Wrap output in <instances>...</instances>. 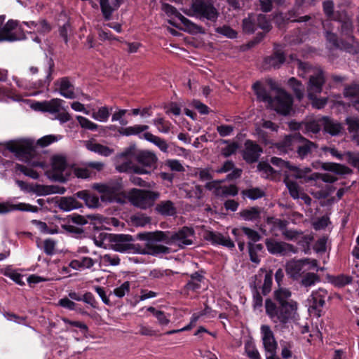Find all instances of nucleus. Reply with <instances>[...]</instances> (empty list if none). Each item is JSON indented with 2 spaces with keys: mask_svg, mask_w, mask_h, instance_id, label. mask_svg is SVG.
Wrapping results in <instances>:
<instances>
[{
  "mask_svg": "<svg viewBox=\"0 0 359 359\" xmlns=\"http://www.w3.org/2000/svg\"><path fill=\"white\" fill-rule=\"evenodd\" d=\"M238 193V188L235 184H230L229 186L219 187L217 189V194L222 196H235Z\"/></svg>",
  "mask_w": 359,
  "mask_h": 359,
  "instance_id": "obj_45",
  "label": "nucleus"
},
{
  "mask_svg": "<svg viewBox=\"0 0 359 359\" xmlns=\"http://www.w3.org/2000/svg\"><path fill=\"white\" fill-rule=\"evenodd\" d=\"M323 8L325 15L331 20L335 21L339 15H341L342 13L339 12L334 13V3L332 1H325L323 4Z\"/></svg>",
  "mask_w": 359,
  "mask_h": 359,
  "instance_id": "obj_44",
  "label": "nucleus"
},
{
  "mask_svg": "<svg viewBox=\"0 0 359 359\" xmlns=\"http://www.w3.org/2000/svg\"><path fill=\"white\" fill-rule=\"evenodd\" d=\"M272 276L273 272L271 270L269 272H267L265 275L264 284L262 286V293L264 295H266L268 293L270 292L271 290Z\"/></svg>",
  "mask_w": 359,
  "mask_h": 359,
  "instance_id": "obj_61",
  "label": "nucleus"
},
{
  "mask_svg": "<svg viewBox=\"0 0 359 359\" xmlns=\"http://www.w3.org/2000/svg\"><path fill=\"white\" fill-rule=\"evenodd\" d=\"M322 122L324 131L332 136H337L339 135L344 128L341 123L334 121L328 116L323 117Z\"/></svg>",
  "mask_w": 359,
  "mask_h": 359,
  "instance_id": "obj_26",
  "label": "nucleus"
},
{
  "mask_svg": "<svg viewBox=\"0 0 359 359\" xmlns=\"http://www.w3.org/2000/svg\"><path fill=\"white\" fill-rule=\"evenodd\" d=\"M215 32L231 39L237 38L238 36L237 32L228 25L218 27L215 29Z\"/></svg>",
  "mask_w": 359,
  "mask_h": 359,
  "instance_id": "obj_52",
  "label": "nucleus"
},
{
  "mask_svg": "<svg viewBox=\"0 0 359 359\" xmlns=\"http://www.w3.org/2000/svg\"><path fill=\"white\" fill-rule=\"evenodd\" d=\"M110 116V112L107 107H100L97 111H94L92 117L99 121L106 122Z\"/></svg>",
  "mask_w": 359,
  "mask_h": 359,
  "instance_id": "obj_48",
  "label": "nucleus"
},
{
  "mask_svg": "<svg viewBox=\"0 0 359 359\" xmlns=\"http://www.w3.org/2000/svg\"><path fill=\"white\" fill-rule=\"evenodd\" d=\"M37 25L38 27L36 29L40 34L45 35L48 34L52 29L50 24L45 19L39 20Z\"/></svg>",
  "mask_w": 359,
  "mask_h": 359,
  "instance_id": "obj_60",
  "label": "nucleus"
},
{
  "mask_svg": "<svg viewBox=\"0 0 359 359\" xmlns=\"http://www.w3.org/2000/svg\"><path fill=\"white\" fill-rule=\"evenodd\" d=\"M245 149L242 152L243 160L248 164H252L259 161L263 153L262 147L256 142L247 140L244 143Z\"/></svg>",
  "mask_w": 359,
  "mask_h": 359,
  "instance_id": "obj_11",
  "label": "nucleus"
},
{
  "mask_svg": "<svg viewBox=\"0 0 359 359\" xmlns=\"http://www.w3.org/2000/svg\"><path fill=\"white\" fill-rule=\"evenodd\" d=\"M123 189V186L121 179L111 181L107 184L106 201L109 202H116L119 204L125 203L128 195L126 194Z\"/></svg>",
  "mask_w": 359,
  "mask_h": 359,
  "instance_id": "obj_8",
  "label": "nucleus"
},
{
  "mask_svg": "<svg viewBox=\"0 0 359 359\" xmlns=\"http://www.w3.org/2000/svg\"><path fill=\"white\" fill-rule=\"evenodd\" d=\"M194 233L193 229L184 226L178 232L156 231L140 233L139 237L147 241L146 244L148 250L147 254L158 255L168 254L170 252V248L163 245L156 244L155 242H163L167 245L177 243L180 247L192 244V241L189 239V236Z\"/></svg>",
  "mask_w": 359,
  "mask_h": 359,
  "instance_id": "obj_1",
  "label": "nucleus"
},
{
  "mask_svg": "<svg viewBox=\"0 0 359 359\" xmlns=\"http://www.w3.org/2000/svg\"><path fill=\"white\" fill-rule=\"evenodd\" d=\"M344 95L346 97H358L359 96V84L351 83L344 88Z\"/></svg>",
  "mask_w": 359,
  "mask_h": 359,
  "instance_id": "obj_56",
  "label": "nucleus"
},
{
  "mask_svg": "<svg viewBox=\"0 0 359 359\" xmlns=\"http://www.w3.org/2000/svg\"><path fill=\"white\" fill-rule=\"evenodd\" d=\"M15 171H20L23 173L25 175L28 176L32 179L36 180L39 177V173L33 170L32 168H27V166L16 163L15 165Z\"/></svg>",
  "mask_w": 359,
  "mask_h": 359,
  "instance_id": "obj_53",
  "label": "nucleus"
},
{
  "mask_svg": "<svg viewBox=\"0 0 359 359\" xmlns=\"http://www.w3.org/2000/svg\"><path fill=\"white\" fill-rule=\"evenodd\" d=\"M286 55L281 49L274 48L271 55L264 58L263 65L265 69L273 68L278 69L285 62Z\"/></svg>",
  "mask_w": 359,
  "mask_h": 359,
  "instance_id": "obj_15",
  "label": "nucleus"
},
{
  "mask_svg": "<svg viewBox=\"0 0 359 359\" xmlns=\"http://www.w3.org/2000/svg\"><path fill=\"white\" fill-rule=\"evenodd\" d=\"M74 196L83 200L85 204L89 208H96L99 205V198L97 196L91 194L87 190H82L76 192Z\"/></svg>",
  "mask_w": 359,
  "mask_h": 359,
  "instance_id": "obj_32",
  "label": "nucleus"
},
{
  "mask_svg": "<svg viewBox=\"0 0 359 359\" xmlns=\"http://www.w3.org/2000/svg\"><path fill=\"white\" fill-rule=\"evenodd\" d=\"M133 241L132 236L126 234H111L110 241L112 243L111 248L117 252H137L138 248L134 244L130 243Z\"/></svg>",
  "mask_w": 359,
  "mask_h": 359,
  "instance_id": "obj_9",
  "label": "nucleus"
},
{
  "mask_svg": "<svg viewBox=\"0 0 359 359\" xmlns=\"http://www.w3.org/2000/svg\"><path fill=\"white\" fill-rule=\"evenodd\" d=\"M345 160L346 162L358 170L359 173V151H346L345 152Z\"/></svg>",
  "mask_w": 359,
  "mask_h": 359,
  "instance_id": "obj_47",
  "label": "nucleus"
},
{
  "mask_svg": "<svg viewBox=\"0 0 359 359\" xmlns=\"http://www.w3.org/2000/svg\"><path fill=\"white\" fill-rule=\"evenodd\" d=\"M309 180H313V181L321 180L326 183H333L337 181V178L329 173L313 172L311 174Z\"/></svg>",
  "mask_w": 359,
  "mask_h": 359,
  "instance_id": "obj_50",
  "label": "nucleus"
},
{
  "mask_svg": "<svg viewBox=\"0 0 359 359\" xmlns=\"http://www.w3.org/2000/svg\"><path fill=\"white\" fill-rule=\"evenodd\" d=\"M59 208L65 211H69L82 207V205L76 198L75 196L69 197H62L60 200Z\"/></svg>",
  "mask_w": 359,
  "mask_h": 359,
  "instance_id": "obj_35",
  "label": "nucleus"
},
{
  "mask_svg": "<svg viewBox=\"0 0 359 359\" xmlns=\"http://www.w3.org/2000/svg\"><path fill=\"white\" fill-rule=\"evenodd\" d=\"M292 96L285 90H280L269 104L278 114L287 116L292 109Z\"/></svg>",
  "mask_w": 359,
  "mask_h": 359,
  "instance_id": "obj_7",
  "label": "nucleus"
},
{
  "mask_svg": "<svg viewBox=\"0 0 359 359\" xmlns=\"http://www.w3.org/2000/svg\"><path fill=\"white\" fill-rule=\"evenodd\" d=\"M124 0H114L111 4L109 0H99L102 17L105 21H109L112 18L113 13L118 10L123 4Z\"/></svg>",
  "mask_w": 359,
  "mask_h": 359,
  "instance_id": "obj_20",
  "label": "nucleus"
},
{
  "mask_svg": "<svg viewBox=\"0 0 359 359\" xmlns=\"http://www.w3.org/2000/svg\"><path fill=\"white\" fill-rule=\"evenodd\" d=\"M310 263L309 259H302L298 260H292L287 263L285 271L292 279L297 280L301 276V273H304L303 267L306 264Z\"/></svg>",
  "mask_w": 359,
  "mask_h": 359,
  "instance_id": "obj_19",
  "label": "nucleus"
},
{
  "mask_svg": "<svg viewBox=\"0 0 359 359\" xmlns=\"http://www.w3.org/2000/svg\"><path fill=\"white\" fill-rule=\"evenodd\" d=\"M320 168L326 171L334 172L336 175H348L352 173V170L346 165L332 162H318Z\"/></svg>",
  "mask_w": 359,
  "mask_h": 359,
  "instance_id": "obj_25",
  "label": "nucleus"
},
{
  "mask_svg": "<svg viewBox=\"0 0 359 359\" xmlns=\"http://www.w3.org/2000/svg\"><path fill=\"white\" fill-rule=\"evenodd\" d=\"M59 91L60 95L65 98L74 99L76 97L74 87L68 77H62L60 79Z\"/></svg>",
  "mask_w": 359,
  "mask_h": 359,
  "instance_id": "obj_28",
  "label": "nucleus"
},
{
  "mask_svg": "<svg viewBox=\"0 0 359 359\" xmlns=\"http://www.w3.org/2000/svg\"><path fill=\"white\" fill-rule=\"evenodd\" d=\"M240 216L245 221H255L261 217V210L259 207H251L239 212Z\"/></svg>",
  "mask_w": 359,
  "mask_h": 359,
  "instance_id": "obj_37",
  "label": "nucleus"
},
{
  "mask_svg": "<svg viewBox=\"0 0 359 359\" xmlns=\"http://www.w3.org/2000/svg\"><path fill=\"white\" fill-rule=\"evenodd\" d=\"M63 102L59 98H53L49 101L35 102L32 104V108L35 111L56 114L60 111Z\"/></svg>",
  "mask_w": 359,
  "mask_h": 359,
  "instance_id": "obj_16",
  "label": "nucleus"
},
{
  "mask_svg": "<svg viewBox=\"0 0 359 359\" xmlns=\"http://www.w3.org/2000/svg\"><path fill=\"white\" fill-rule=\"evenodd\" d=\"M57 140V137L53 135H45L37 140L36 144L41 147H46Z\"/></svg>",
  "mask_w": 359,
  "mask_h": 359,
  "instance_id": "obj_62",
  "label": "nucleus"
},
{
  "mask_svg": "<svg viewBox=\"0 0 359 359\" xmlns=\"http://www.w3.org/2000/svg\"><path fill=\"white\" fill-rule=\"evenodd\" d=\"M156 211L161 215L173 216L176 213V208L171 201H163L158 203L155 208Z\"/></svg>",
  "mask_w": 359,
  "mask_h": 359,
  "instance_id": "obj_33",
  "label": "nucleus"
},
{
  "mask_svg": "<svg viewBox=\"0 0 359 359\" xmlns=\"http://www.w3.org/2000/svg\"><path fill=\"white\" fill-rule=\"evenodd\" d=\"M245 352L250 359H260L258 351L255 348L254 344L248 341L245 344Z\"/></svg>",
  "mask_w": 359,
  "mask_h": 359,
  "instance_id": "obj_55",
  "label": "nucleus"
},
{
  "mask_svg": "<svg viewBox=\"0 0 359 359\" xmlns=\"http://www.w3.org/2000/svg\"><path fill=\"white\" fill-rule=\"evenodd\" d=\"M203 237L206 241L211 242L212 244L222 245L229 248L234 247L233 242L229 237H226L220 233L207 231L204 233Z\"/></svg>",
  "mask_w": 359,
  "mask_h": 359,
  "instance_id": "obj_21",
  "label": "nucleus"
},
{
  "mask_svg": "<svg viewBox=\"0 0 359 359\" xmlns=\"http://www.w3.org/2000/svg\"><path fill=\"white\" fill-rule=\"evenodd\" d=\"M165 165H168L172 171L182 172L184 170V168L180 161L176 159L168 160L165 163Z\"/></svg>",
  "mask_w": 359,
  "mask_h": 359,
  "instance_id": "obj_64",
  "label": "nucleus"
},
{
  "mask_svg": "<svg viewBox=\"0 0 359 359\" xmlns=\"http://www.w3.org/2000/svg\"><path fill=\"white\" fill-rule=\"evenodd\" d=\"M325 76L322 69L318 70L311 75L308 82L307 94H319L323 90V86L325 83Z\"/></svg>",
  "mask_w": 359,
  "mask_h": 359,
  "instance_id": "obj_17",
  "label": "nucleus"
},
{
  "mask_svg": "<svg viewBox=\"0 0 359 359\" xmlns=\"http://www.w3.org/2000/svg\"><path fill=\"white\" fill-rule=\"evenodd\" d=\"M320 281V277L319 275L315 273L308 272L302 274L300 284L305 287H309Z\"/></svg>",
  "mask_w": 359,
  "mask_h": 359,
  "instance_id": "obj_42",
  "label": "nucleus"
},
{
  "mask_svg": "<svg viewBox=\"0 0 359 359\" xmlns=\"http://www.w3.org/2000/svg\"><path fill=\"white\" fill-rule=\"evenodd\" d=\"M261 331L263 334L262 340L266 354L269 353H276L277 343L270 327L263 325L261 327Z\"/></svg>",
  "mask_w": 359,
  "mask_h": 359,
  "instance_id": "obj_18",
  "label": "nucleus"
},
{
  "mask_svg": "<svg viewBox=\"0 0 359 359\" xmlns=\"http://www.w3.org/2000/svg\"><path fill=\"white\" fill-rule=\"evenodd\" d=\"M154 125L156 126L158 131L163 133H168L170 130L172 126L169 121L165 120L163 118H158L153 120Z\"/></svg>",
  "mask_w": 359,
  "mask_h": 359,
  "instance_id": "obj_46",
  "label": "nucleus"
},
{
  "mask_svg": "<svg viewBox=\"0 0 359 359\" xmlns=\"http://www.w3.org/2000/svg\"><path fill=\"white\" fill-rule=\"evenodd\" d=\"M291 292L284 287L274 291L273 296L278 304L268 298L265 301L266 313L274 323L286 324L292 318L297 309V304L290 299Z\"/></svg>",
  "mask_w": 359,
  "mask_h": 359,
  "instance_id": "obj_2",
  "label": "nucleus"
},
{
  "mask_svg": "<svg viewBox=\"0 0 359 359\" xmlns=\"http://www.w3.org/2000/svg\"><path fill=\"white\" fill-rule=\"evenodd\" d=\"M242 26L244 33L248 34H253L257 30L258 27L253 13L249 14L248 18L243 20Z\"/></svg>",
  "mask_w": 359,
  "mask_h": 359,
  "instance_id": "obj_41",
  "label": "nucleus"
},
{
  "mask_svg": "<svg viewBox=\"0 0 359 359\" xmlns=\"http://www.w3.org/2000/svg\"><path fill=\"white\" fill-rule=\"evenodd\" d=\"M308 98L311 102L313 107L318 109L324 108L327 102V97H318L317 94L309 93Z\"/></svg>",
  "mask_w": 359,
  "mask_h": 359,
  "instance_id": "obj_49",
  "label": "nucleus"
},
{
  "mask_svg": "<svg viewBox=\"0 0 359 359\" xmlns=\"http://www.w3.org/2000/svg\"><path fill=\"white\" fill-rule=\"evenodd\" d=\"M164 11L168 15H172L177 18L182 24L185 27V29L189 33H202L203 27L200 25L193 22L182 14H181L177 8L169 4H164Z\"/></svg>",
  "mask_w": 359,
  "mask_h": 359,
  "instance_id": "obj_10",
  "label": "nucleus"
},
{
  "mask_svg": "<svg viewBox=\"0 0 359 359\" xmlns=\"http://www.w3.org/2000/svg\"><path fill=\"white\" fill-rule=\"evenodd\" d=\"M242 194L251 200H257L265 196L264 191L258 187L243 190Z\"/></svg>",
  "mask_w": 359,
  "mask_h": 359,
  "instance_id": "obj_51",
  "label": "nucleus"
},
{
  "mask_svg": "<svg viewBox=\"0 0 359 359\" xmlns=\"http://www.w3.org/2000/svg\"><path fill=\"white\" fill-rule=\"evenodd\" d=\"M18 22L13 20H9L6 25L0 28V42L1 41H15L18 40L16 34L12 31L16 28Z\"/></svg>",
  "mask_w": 359,
  "mask_h": 359,
  "instance_id": "obj_22",
  "label": "nucleus"
},
{
  "mask_svg": "<svg viewBox=\"0 0 359 359\" xmlns=\"http://www.w3.org/2000/svg\"><path fill=\"white\" fill-rule=\"evenodd\" d=\"M278 227L285 239L297 241L303 247L308 246L313 240V236L304 235L302 231L288 228L287 226H278Z\"/></svg>",
  "mask_w": 359,
  "mask_h": 359,
  "instance_id": "obj_12",
  "label": "nucleus"
},
{
  "mask_svg": "<svg viewBox=\"0 0 359 359\" xmlns=\"http://www.w3.org/2000/svg\"><path fill=\"white\" fill-rule=\"evenodd\" d=\"M144 139L154 144L163 152H168V144L166 141L158 136H156L151 133L146 132L142 134Z\"/></svg>",
  "mask_w": 359,
  "mask_h": 359,
  "instance_id": "obj_36",
  "label": "nucleus"
},
{
  "mask_svg": "<svg viewBox=\"0 0 359 359\" xmlns=\"http://www.w3.org/2000/svg\"><path fill=\"white\" fill-rule=\"evenodd\" d=\"M148 129L149 126L147 125H135L133 126L121 128L118 132L125 136L139 135L140 138H144L143 135H141L140 133L147 131Z\"/></svg>",
  "mask_w": 359,
  "mask_h": 359,
  "instance_id": "obj_34",
  "label": "nucleus"
},
{
  "mask_svg": "<svg viewBox=\"0 0 359 359\" xmlns=\"http://www.w3.org/2000/svg\"><path fill=\"white\" fill-rule=\"evenodd\" d=\"M276 148L280 153L289 154L293 151L296 157L304 160L311 156L318 147L315 142L306 139L299 132L285 136L283 140L277 142Z\"/></svg>",
  "mask_w": 359,
  "mask_h": 359,
  "instance_id": "obj_3",
  "label": "nucleus"
},
{
  "mask_svg": "<svg viewBox=\"0 0 359 359\" xmlns=\"http://www.w3.org/2000/svg\"><path fill=\"white\" fill-rule=\"evenodd\" d=\"M283 182L285 184L290 195L294 199L299 198V185L298 184L290 180L289 176L287 175H285L283 178Z\"/></svg>",
  "mask_w": 359,
  "mask_h": 359,
  "instance_id": "obj_43",
  "label": "nucleus"
},
{
  "mask_svg": "<svg viewBox=\"0 0 359 359\" xmlns=\"http://www.w3.org/2000/svg\"><path fill=\"white\" fill-rule=\"evenodd\" d=\"M327 41L335 48L347 49L351 47L349 42L344 40H339L337 34L332 31L326 30L325 34Z\"/></svg>",
  "mask_w": 359,
  "mask_h": 359,
  "instance_id": "obj_31",
  "label": "nucleus"
},
{
  "mask_svg": "<svg viewBox=\"0 0 359 359\" xmlns=\"http://www.w3.org/2000/svg\"><path fill=\"white\" fill-rule=\"evenodd\" d=\"M252 89L254 90L257 99L260 101L267 102L269 104H270V102L272 101L273 97L269 95L267 90L262 85L260 82H255L252 85Z\"/></svg>",
  "mask_w": 359,
  "mask_h": 359,
  "instance_id": "obj_38",
  "label": "nucleus"
},
{
  "mask_svg": "<svg viewBox=\"0 0 359 359\" xmlns=\"http://www.w3.org/2000/svg\"><path fill=\"white\" fill-rule=\"evenodd\" d=\"M238 148V143L236 142H233L229 144L226 147L222 149V155L225 158H228L231 155L236 154Z\"/></svg>",
  "mask_w": 359,
  "mask_h": 359,
  "instance_id": "obj_57",
  "label": "nucleus"
},
{
  "mask_svg": "<svg viewBox=\"0 0 359 359\" xmlns=\"http://www.w3.org/2000/svg\"><path fill=\"white\" fill-rule=\"evenodd\" d=\"M54 61L51 57H50L48 60V69L46 71V76L44 79H40L36 83H35L34 88L38 90H43L44 88H48L53 80L52 74L54 71Z\"/></svg>",
  "mask_w": 359,
  "mask_h": 359,
  "instance_id": "obj_27",
  "label": "nucleus"
},
{
  "mask_svg": "<svg viewBox=\"0 0 359 359\" xmlns=\"http://www.w3.org/2000/svg\"><path fill=\"white\" fill-rule=\"evenodd\" d=\"M137 161L144 167L152 170L156 168V156L149 151H141L136 155Z\"/></svg>",
  "mask_w": 359,
  "mask_h": 359,
  "instance_id": "obj_24",
  "label": "nucleus"
},
{
  "mask_svg": "<svg viewBox=\"0 0 359 359\" xmlns=\"http://www.w3.org/2000/svg\"><path fill=\"white\" fill-rule=\"evenodd\" d=\"M320 130V126L316 121L304 122L303 133L308 135L309 133L317 134Z\"/></svg>",
  "mask_w": 359,
  "mask_h": 359,
  "instance_id": "obj_54",
  "label": "nucleus"
},
{
  "mask_svg": "<svg viewBox=\"0 0 359 359\" xmlns=\"http://www.w3.org/2000/svg\"><path fill=\"white\" fill-rule=\"evenodd\" d=\"M134 224H149L151 218L144 213H136L131 216Z\"/></svg>",
  "mask_w": 359,
  "mask_h": 359,
  "instance_id": "obj_58",
  "label": "nucleus"
},
{
  "mask_svg": "<svg viewBox=\"0 0 359 359\" xmlns=\"http://www.w3.org/2000/svg\"><path fill=\"white\" fill-rule=\"evenodd\" d=\"M289 170L292 172V176L297 180H302L306 183L313 181V180H309L311 177V175H309V174L311 172V169L309 167L300 168L291 163Z\"/></svg>",
  "mask_w": 359,
  "mask_h": 359,
  "instance_id": "obj_29",
  "label": "nucleus"
},
{
  "mask_svg": "<svg viewBox=\"0 0 359 359\" xmlns=\"http://www.w3.org/2000/svg\"><path fill=\"white\" fill-rule=\"evenodd\" d=\"M345 124L348 126V133L352 134V140H353L359 135V118L348 116L345 119Z\"/></svg>",
  "mask_w": 359,
  "mask_h": 359,
  "instance_id": "obj_39",
  "label": "nucleus"
},
{
  "mask_svg": "<svg viewBox=\"0 0 359 359\" xmlns=\"http://www.w3.org/2000/svg\"><path fill=\"white\" fill-rule=\"evenodd\" d=\"M286 20L292 22H307L311 19L310 15H304L299 18H296V13L293 11H290L285 15Z\"/></svg>",
  "mask_w": 359,
  "mask_h": 359,
  "instance_id": "obj_59",
  "label": "nucleus"
},
{
  "mask_svg": "<svg viewBox=\"0 0 359 359\" xmlns=\"http://www.w3.org/2000/svg\"><path fill=\"white\" fill-rule=\"evenodd\" d=\"M159 196L158 191L133 188L128 191L127 198L135 207L147 210L154 206Z\"/></svg>",
  "mask_w": 359,
  "mask_h": 359,
  "instance_id": "obj_5",
  "label": "nucleus"
},
{
  "mask_svg": "<svg viewBox=\"0 0 359 359\" xmlns=\"http://www.w3.org/2000/svg\"><path fill=\"white\" fill-rule=\"evenodd\" d=\"M258 28L262 29L264 32H269L272 28L271 21L264 14L253 13Z\"/></svg>",
  "mask_w": 359,
  "mask_h": 359,
  "instance_id": "obj_40",
  "label": "nucleus"
},
{
  "mask_svg": "<svg viewBox=\"0 0 359 359\" xmlns=\"http://www.w3.org/2000/svg\"><path fill=\"white\" fill-rule=\"evenodd\" d=\"M6 149L13 153L22 161L29 163L36 156L34 142L30 140H21L19 141H9L6 144Z\"/></svg>",
  "mask_w": 359,
  "mask_h": 359,
  "instance_id": "obj_6",
  "label": "nucleus"
},
{
  "mask_svg": "<svg viewBox=\"0 0 359 359\" xmlns=\"http://www.w3.org/2000/svg\"><path fill=\"white\" fill-rule=\"evenodd\" d=\"M52 174L49 177L54 181L65 182L67 178L63 172L67 167L66 158L62 156H55L52 158Z\"/></svg>",
  "mask_w": 359,
  "mask_h": 359,
  "instance_id": "obj_13",
  "label": "nucleus"
},
{
  "mask_svg": "<svg viewBox=\"0 0 359 359\" xmlns=\"http://www.w3.org/2000/svg\"><path fill=\"white\" fill-rule=\"evenodd\" d=\"M126 161L120 163V164H117L116 165V169L119 172H128V173H132V170H133V163L128 160V159H126Z\"/></svg>",
  "mask_w": 359,
  "mask_h": 359,
  "instance_id": "obj_63",
  "label": "nucleus"
},
{
  "mask_svg": "<svg viewBox=\"0 0 359 359\" xmlns=\"http://www.w3.org/2000/svg\"><path fill=\"white\" fill-rule=\"evenodd\" d=\"M86 147L90 151L106 157L109 156L114 151V150L109 147L95 142L93 140L87 141L86 143Z\"/></svg>",
  "mask_w": 359,
  "mask_h": 359,
  "instance_id": "obj_30",
  "label": "nucleus"
},
{
  "mask_svg": "<svg viewBox=\"0 0 359 359\" xmlns=\"http://www.w3.org/2000/svg\"><path fill=\"white\" fill-rule=\"evenodd\" d=\"M16 210L34 212L38 210V208L23 203L17 205L10 204L7 202L0 203V215H4Z\"/></svg>",
  "mask_w": 359,
  "mask_h": 359,
  "instance_id": "obj_23",
  "label": "nucleus"
},
{
  "mask_svg": "<svg viewBox=\"0 0 359 359\" xmlns=\"http://www.w3.org/2000/svg\"><path fill=\"white\" fill-rule=\"evenodd\" d=\"M186 14L205 22L207 25L215 24L220 15L214 0H193Z\"/></svg>",
  "mask_w": 359,
  "mask_h": 359,
  "instance_id": "obj_4",
  "label": "nucleus"
},
{
  "mask_svg": "<svg viewBox=\"0 0 359 359\" xmlns=\"http://www.w3.org/2000/svg\"><path fill=\"white\" fill-rule=\"evenodd\" d=\"M339 23L338 29H339L341 36L348 40L350 43L354 41L353 36V21L346 13H343L339 15V18L335 20Z\"/></svg>",
  "mask_w": 359,
  "mask_h": 359,
  "instance_id": "obj_14",
  "label": "nucleus"
}]
</instances>
